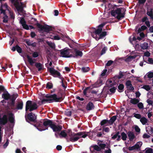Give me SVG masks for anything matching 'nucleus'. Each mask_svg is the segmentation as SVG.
Segmentation results:
<instances>
[{
    "label": "nucleus",
    "mask_w": 153,
    "mask_h": 153,
    "mask_svg": "<svg viewBox=\"0 0 153 153\" xmlns=\"http://www.w3.org/2000/svg\"><path fill=\"white\" fill-rule=\"evenodd\" d=\"M88 135V134H85V132L84 131L77 133L73 132L69 135L70 137L69 140L70 141L74 142L77 141L81 137L85 138Z\"/></svg>",
    "instance_id": "20e7f679"
},
{
    "label": "nucleus",
    "mask_w": 153,
    "mask_h": 153,
    "mask_svg": "<svg viewBox=\"0 0 153 153\" xmlns=\"http://www.w3.org/2000/svg\"><path fill=\"white\" fill-rule=\"evenodd\" d=\"M116 88L115 87H112L109 89V91L110 93L111 94H113L115 92Z\"/></svg>",
    "instance_id": "3c124183"
},
{
    "label": "nucleus",
    "mask_w": 153,
    "mask_h": 153,
    "mask_svg": "<svg viewBox=\"0 0 153 153\" xmlns=\"http://www.w3.org/2000/svg\"><path fill=\"white\" fill-rule=\"evenodd\" d=\"M53 122L52 120L47 119L43 120V123L45 129V130H48V127L51 128Z\"/></svg>",
    "instance_id": "1a4fd4ad"
},
{
    "label": "nucleus",
    "mask_w": 153,
    "mask_h": 153,
    "mask_svg": "<svg viewBox=\"0 0 153 153\" xmlns=\"http://www.w3.org/2000/svg\"><path fill=\"white\" fill-rule=\"evenodd\" d=\"M153 10L152 8L148 9L147 11L146 14L149 16H151L153 14Z\"/></svg>",
    "instance_id": "c9c22d12"
},
{
    "label": "nucleus",
    "mask_w": 153,
    "mask_h": 153,
    "mask_svg": "<svg viewBox=\"0 0 153 153\" xmlns=\"http://www.w3.org/2000/svg\"><path fill=\"white\" fill-rule=\"evenodd\" d=\"M148 129L150 132V134H153V127L151 126L149 127Z\"/></svg>",
    "instance_id": "69168bd1"
},
{
    "label": "nucleus",
    "mask_w": 153,
    "mask_h": 153,
    "mask_svg": "<svg viewBox=\"0 0 153 153\" xmlns=\"http://www.w3.org/2000/svg\"><path fill=\"white\" fill-rule=\"evenodd\" d=\"M48 69L49 72L50 73L51 75L53 76L54 77H59V78L61 76L60 73L54 69L53 68H48Z\"/></svg>",
    "instance_id": "6e6552de"
},
{
    "label": "nucleus",
    "mask_w": 153,
    "mask_h": 153,
    "mask_svg": "<svg viewBox=\"0 0 153 153\" xmlns=\"http://www.w3.org/2000/svg\"><path fill=\"white\" fill-rule=\"evenodd\" d=\"M9 117L8 118L6 114H4L1 117V115L0 114V125L4 126L7 124L9 121L11 123H14L15 116L13 113L10 112L8 114Z\"/></svg>",
    "instance_id": "7ed1b4c3"
},
{
    "label": "nucleus",
    "mask_w": 153,
    "mask_h": 153,
    "mask_svg": "<svg viewBox=\"0 0 153 153\" xmlns=\"http://www.w3.org/2000/svg\"><path fill=\"white\" fill-rule=\"evenodd\" d=\"M10 14V18L11 19H14L15 18V14L11 11L9 12Z\"/></svg>",
    "instance_id": "680f3d73"
},
{
    "label": "nucleus",
    "mask_w": 153,
    "mask_h": 153,
    "mask_svg": "<svg viewBox=\"0 0 153 153\" xmlns=\"http://www.w3.org/2000/svg\"><path fill=\"white\" fill-rule=\"evenodd\" d=\"M29 23L31 25H33V24H34L36 25V24L37 23H38V21L37 20V19H36L33 18H31V20H29L28 21Z\"/></svg>",
    "instance_id": "cd10ccee"
},
{
    "label": "nucleus",
    "mask_w": 153,
    "mask_h": 153,
    "mask_svg": "<svg viewBox=\"0 0 153 153\" xmlns=\"http://www.w3.org/2000/svg\"><path fill=\"white\" fill-rule=\"evenodd\" d=\"M110 131V129L108 127H103L102 131H105L106 132H108Z\"/></svg>",
    "instance_id": "0e129e2a"
},
{
    "label": "nucleus",
    "mask_w": 153,
    "mask_h": 153,
    "mask_svg": "<svg viewBox=\"0 0 153 153\" xmlns=\"http://www.w3.org/2000/svg\"><path fill=\"white\" fill-rule=\"evenodd\" d=\"M121 136H122V139L123 141H125L126 140L127 138V136L126 134L124 132L121 133Z\"/></svg>",
    "instance_id": "4c0bfd02"
},
{
    "label": "nucleus",
    "mask_w": 153,
    "mask_h": 153,
    "mask_svg": "<svg viewBox=\"0 0 153 153\" xmlns=\"http://www.w3.org/2000/svg\"><path fill=\"white\" fill-rule=\"evenodd\" d=\"M3 6L1 5L0 8V11H1V13H3L4 14V16L3 17V22L4 23H7L8 21V17L6 15L5 13V10H3L2 8Z\"/></svg>",
    "instance_id": "ddd939ff"
},
{
    "label": "nucleus",
    "mask_w": 153,
    "mask_h": 153,
    "mask_svg": "<svg viewBox=\"0 0 153 153\" xmlns=\"http://www.w3.org/2000/svg\"><path fill=\"white\" fill-rule=\"evenodd\" d=\"M27 119L30 121L35 123L36 119V116L34 114L31 112L27 114Z\"/></svg>",
    "instance_id": "4468645a"
},
{
    "label": "nucleus",
    "mask_w": 153,
    "mask_h": 153,
    "mask_svg": "<svg viewBox=\"0 0 153 153\" xmlns=\"http://www.w3.org/2000/svg\"><path fill=\"white\" fill-rule=\"evenodd\" d=\"M53 84L52 83L48 82L46 84V88L48 89H51L52 88Z\"/></svg>",
    "instance_id": "e433bc0d"
},
{
    "label": "nucleus",
    "mask_w": 153,
    "mask_h": 153,
    "mask_svg": "<svg viewBox=\"0 0 153 153\" xmlns=\"http://www.w3.org/2000/svg\"><path fill=\"white\" fill-rule=\"evenodd\" d=\"M36 26L40 31H43L47 33H49L50 31L53 30L52 27L47 25H42L39 23H37Z\"/></svg>",
    "instance_id": "423d86ee"
},
{
    "label": "nucleus",
    "mask_w": 153,
    "mask_h": 153,
    "mask_svg": "<svg viewBox=\"0 0 153 153\" xmlns=\"http://www.w3.org/2000/svg\"><path fill=\"white\" fill-rule=\"evenodd\" d=\"M117 116H114L112 117L109 120H108V124L112 125L117 119Z\"/></svg>",
    "instance_id": "bb28decb"
},
{
    "label": "nucleus",
    "mask_w": 153,
    "mask_h": 153,
    "mask_svg": "<svg viewBox=\"0 0 153 153\" xmlns=\"http://www.w3.org/2000/svg\"><path fill=\"white\" fill-rule=\"evenodd\" d=\"M137 106L140 109H143L144 108V106L143 103L141 102H139L137 103Z\"/></svg>",
    "instance_id": "c03bdc74"
},
{
    "label": "nucleus",
    "mask_w": 153,
    "mask_h": 153,
    "mask_svg": "<svg viewBox=\"0 0 153 153\" xmlns=\"http://www.w3.org/2000/svg\"><path fill=\"white\" fill-rule=\"evenodd\" d=\"M32 56L34 58H36L38 56L39 53L37 52H34L33 53L32 55Z\"/></svg>",
    "instance_id": "bf43d9fd"
},
{
    "label": "nucleus",
    "mask_w": 153,
    "mask_h": 153,
    "mask_svg": "<svg viewBox=\"0 0 153 153\" xmlns=\"http://www.w3.org/2000/svg\"><path fill=\"white\" fill-rule=\"evenodd\" d=\"M118 89L122 91L123 90L124 88V86L123 84H120L118 87Z\"/></svg>",
    "instance_id": "052dcab7"
},
{
    "label": "nucleus",
    "mask_w": 153,
    "mask_h": 153,
    "mask_svg": "<svg viewBox=\"0 0 153 153\" xmlns=\"http://www.w3.org/2000/svg\"><path fill=\"white\" fill-rule=\"evenodd\" d=\"M99 145V147L101 148V149H104L106 146V144L105 143H100V144H98Z\"/></svg>",
    "instance_id": "4d7b16f0"
},
{
    "label": "nucleus",
    "mask_w": 153,
    "mask_h": 153,
    "mask_svg": "<svg viewBox=\"0 0 153 153\" xmlns=\"http://www.w3.org/2000/svg\"><path fill=\"white\" fill-rule=\"evenodd\" d=\"M75 55H73L72 57L74 58L78 56L81 57L83 55V53L81 51L77 50L76 49L75 50Z\"/></svg>",
    "instance_id": "412c9836"
},
{
    "label": "nucleus",
    "mask_w": 153,
    "mask_h": 153,
    "mask_svg": "<svg viewBox=\"0 0 153 153\" xmlns=\"http://www.w3.org/2000/svg\"><path fill=\"white\" fill-rule=\"evenodd\" d=\"M126 10L122 7L117 8L115 10H111V16L115 17L119 21L125 17Z\"/></svg>",
    "instance_id": "f03ea898"
},
{
    "label": "nucleus",
    "mask_w": 153,
    "mask_h": 153,
    "mask_svg": "<svg viewBox=\"0 0 153 153\" xmlns=\"http://www.w3.org/2000/svg\"><path fill=\"white\" fill-rule=\"evenodd\" d=\"M48 45L51 48L54 49L55 48V45L54 43L52 42H47Z\"/></svg>",
    "instance_id": "a18cd8bd"
},
{
    "label": "nucleus",
    "mask_w": 153,
    "mask_h": 153,
    "mask_svg": "<svg viewBox=\"0 0 153 153\" xmlns=\"http://www.w3.org/2000/svg\"><path fill=\"white\" fill-rule=\"evenodd\" d=\"M140 148V147L139 144H138V143H137L134 146L128 147V149L129 151H131L134 150L138 149Z\"/></svg>",
    "instance_id": "b1692460"
},
{
    "label": "nucleus",
    "mask_w": 153,
    "mask_h": 153,
    "mask_svg": "<svg viewBox=\"0 0 153 153\" xmlns=\"http://www.w3.org/2000/svg\"><path fill=\"white\" fill-rule=\"evenodd\" d=\"M11 2L13 4L14 6L18 11L21 12L23 10V4L22 2H19L18 1L15 0H10Z\"/></svg>",
    "instance_id": "0eeeda50"
},
{
    "label": "nucleus",
    "mask_w": 153,
    "mask_h": 153,
    "mask_svg": "<svg viewBox=\"0 0 153 153\" xmlns=\"http://www.w3.org/2000/svg\"><path fill=\"white\" fill-rule=\"evenodd\" d=\"M133 115L137 119H140L141 118V115L140 114L134 113Z\"/></svg>",
    "instance_id": "8fccbe9b"
},
{
    "label": "nucleus",
    "mask_w": 153,
    "mask_h": 153,
    "mask_svg": "<svg viewBox=\"0 0 153 153\" xmlns=\"http://www.w3.org/2000/svg\"><path fill=\"white\" fill-rule=\"evenodd\" d=\"M108 123V120H103L100 122V124L101 126H104L105 125Z\"/></svg>",
    "instance_id": "58836bf2"
},
{
    "label": "nucleus",
    "mask_w": 153,
    "mask_h": 153,
    "mask_svg": "<svg viewBox=\"0 0 153 153\" xmlns=\"http://www.w3.org/2000/svg\"><path fill=\"white\" fill-rule=\"evenodd\" d=\"M123 73L124 71L122 72L120 71L119 72V75L114 76L113 78V80L115 81L116 79H117V80L118 81L120 79L122 78L123 76L125 75L123 74Z\"/></svg>",
    "instance_id": "a211bd4d"
},
{
    "label": "nucleus",
    "mask_w": 153,
    "mask_h": 153,
    "mask_svg": "<svg viewBox=\"0 0 153 153\" xmlns=\"http://www.w3.org/2000/svg\"><path fill=\"white\" fill-rule=\"evenodd\" d=\"M140 100L139 99H136V98H131L130 100V102L132 104L135 105L137 104L139 102Z\"/></svg>",
    "instance_id": "7c9ffc66"
},
{
    "label": "nucleus",
    "mask_w": 153,
    "mask_h": 153,
    "mask_svg": "<svg viewBox=\"0 0 153 153\" xmlns=\"http://www.w3.org/2000/svg\"><path fill=\"white\" fill-rule=\"evenodd\" d=\"M35 66L38 69V71H41L43 67L42 64L40 63H36Z\"/></svg>",
    "instance_id": "c85d7f7f"
},
{
    "label": "nucleus",
    "mask_w": 153,
    "mask_h": 153,
    "mask_svg": "<svg viewBox=\"0 0 153 153\" xmlns=\"http://www.w3.org/2000/svg\"><path fill=\"white\" fill-rule=\"evenodd\" d=\"M37 128L39 131H42L45 130L44 128V126L43 123V120L41 121L37 122L34 125Z\"/></svg>",
    "instance_id": "9b49d317"
},
{
    "label": "nucleus",
    "mask_w": 153,
    "mask_h": 153,
    "mask_svg": "<svg viewBox=\"0 0 153 153\" xmlns=\"http://www.w3.org/2000/svg\"><path fill=\"white\" fill-rule=\"evenodd\" d=\"M142 88L146 90L147 91H149L151 89V87L148 85H144Z\"/></svg>",
    "instance_id": "a19ab883"
},
{
    "label": "nucleus",
    "mask_w": 153,
    "mask_h": 153,
    "mask_svg": "<svg viewBox=\"0 0 153 153\" xmlns=\"http://www.w3.org/2000/svg\"><path fill=\"white\" fill-rule=\"evenodd\" d=\"M140 46L142 49L143 50H145L147 49L148 48L149 45L147 43L145 42L144 43L141 44Z\"/></svg>",
    "instance_id": "72a5a7b5"
},
{
    "label": "nucleus",
    "mask_w": 153,
    "mask_h": 153,
    "mask_svg": "<svg viewBox=\"0 0 153 153\" xmlns=\"http://www.w3.org/2000/svg\"><path fill=\"white\" fill-rule=\"evenodd\" d=\"M59 79L61 80V83L62 84V86L65 88L67 87L64 84V83L63 80H64V78L62 77H59Z\"/></svg>",
    "instance_id": "09e8293b"
},
{
    "label": "nucleus",
    "mask_w": 153,
    "mask_h": 153,
    "mask_svg": "<svg viewBox=\"0 0 153 153\" xmlns=\"http://www.w3.org/2000/svg\"><path fill=\"white\" fill-rule=\"evenodd\" d=\"M23 102L22 101H21L18 103L16 108L14 109H17V110H22L23 108Z\"/></svg>",
    "instance_id": "393cba45"
},
{
    "label": "nucleus",
    "mask_w": 153,
    "mask_h": 153,
    "mask_svg": "<svg viewBox=\"0 0 153 153\" xmlns=\"http://www.w3.org/2000/svg\"><path fill=\"white\" fill-rule=\"evenodd\" d=\"M113 62V61L111 60H110L108 61L105 64V66H109L111 65Z\"/></svg>",
    "instance_id": "5fc2aeb1"
},
{
    "label": "nucleus",
    "mask_w": 153,
    "mask_h": 153,
    "mask_svg": "<svg viewBox=\"0 0 153 153\" xmlns=\"http://www.w3.org/2000/svg\"><path fill=\"white\" fill-rule=\"evenodd\" d=\"M16 50L19 53H21L22 52V49L18 45H16Z\"/></svg>",
    "instance_id": "de8ad7c7"
},
{
    "label": "nucleus",
    "mask_w": 153,
    "mask_h": 153,
    "mask_svg": "<svg viewBox=\"0 0 153 153\" xmlns=\"http://www.w3.org/2000/svg\"><path fill=\"white\" fill-rule=\"evenodd\" d=\"M91 35L93 37L96 38V40H98V38L97 37V35L95 31L91 33Z\"/></svg>",
    "instance_id": "13d9d810"
},
{
    "label": "nucleus",
    "mask_w": 153,
    "mask_h": 153,
    "mask_svg": "<svg viewBox=\"0 0 153 153\" xmlns=\"http://www.w3.org/2000/svg\"><path fill=\"white\" fill-rule=\"evenodd\" d=\"M135 130L137 132H140V128L137 126H136L135 127Z\"/></svg>",
    "instance_id": "338daca9"
},
{
    "label": "nucleus",
    "mask_w": 153,
    "mask_h": 153,
    "mask_svg": "<svg viewBox=\"0 0 153 153\" xmlns=\"http://www.w3.org/2000/svg\"><path fill=\"white\" fill-rule=\"evenodd\" d=\"M107 35L106 31H103L99 35V37L98 38V40L100 39H102Z\"/></svg>",
    "instance_id": "2f4dec72"
},
{
    "label": "nucleus",
    "mask_w": 153,
    "mask_h": 153,
    "mask_svg": "<svg viewBox=\"0 0 153 153\" xmlns=\"http://www.w3.org/2000/svg\"><path fill=\"white\" fill-rule=\"evenodd\" d=\"M45 97L48 99H43L41 101L42 103H45L46 102L52 103L55 102H60L64 99L62 94L61 93L60 95L53 94H47Z\"/></svg>",
    "instance_id": "f257e3e1"
},
{
    "label": "nucleus",
    "mask_w": 153,
    "mask_h": 153,
    "mask_svg": "<svg viewBox=\"0 0 153 153\" xmlns=\"http://www.w3.org/2000/svg\"><path fill=\"white\" fill-rule=\"evenodd\" d=\"M146 29H147V27L146 26H145V25H143L141 26L140 28H139V29L138 30V31H141L144 30H145Z\"/></svg>",
    "instance_id": "49530a36"
},
{
    "label": "nucleus",
    "mask_w": 153,
    "mask_h": 153,
    "mask_svg": "<svg viewBox=\"0 0 153 153\" xmlns=\"http://www.w3.org/2000/svg\"><path fill=\"white\" fill-rule=\"evenodd\" d=\"M90 88V87H88L86 88L83 91V93L84 95H86L87 94V92Z\"/></svg>",
    "instance_id": "e2e57ef3"
},
{
    "label": "nucleus",
    "mask_w": 153,
    "mask_h": 153,
    "mask_svg": "<svg viewBox=\"0 0 153 153\" xmlns=\"http://www.w3.org/2000/svg\"><path fill=\"white\" fill-rule=\"evenodd\" d=\"M19 23L22 25L23 28L27 30L29 29V26L28 25L26 24V22L23 17H21L20 19Z\"/></svg>",
    "instance_id": "2eb2a0df"
},
{
    "label": "nucleus",
    "mask_w": 153,
    "mask_h": 153,
    "mask_svg": "<svg viewBox=\"0 0 153 153\" xmlns=\"http://www.w3.org/2000/svg\"><path fill=\"white\" fill-rule=\"evenodd\" d=\"M143 61L147 63L150 64H153V58H152L149 57L147 61H146V60L144 59Z\"/></svg>",
    "instance_id": "f704fd0d"
},
{
    "label": "nucleus",
    "mask_w": 153,
    "mask_h": 153,
    "mask_svg": "<svg viewBox=\"0 0 153 153\" xmlns=\"http://www.w3.org/2000/svg\"><path fill=\"white\" fill-rule=\"evenodd\" d=\"M147 76L149 79H151L153 77V72H149L148 73Z\"/></svg>",
    "instance_id": "6e6d98bb"
},
{
    "label": "nucleus",
    "mask_w": 153,
    "mask_h": 153,
    "mask_svg": "<svg viewBox=\"0 0 153 153\" xmlns=\"http://www.w3.org/2000/svg\"><path fill=\"white\" fill-rule=\"evenodd\" d=\"M107 50V48L106 47H104L102 49L101 53V55H102L103 54L105 53L106 51Z\"/></svg>",
    "instance_id": "603ef678"
},
{
    "label": "nucleus",
    "mask_w": 153,
    "mask_h": 153,
    "mask_svg": "<svg viewBox=\"0 0 153 153\" xmlns=\"http://www.w3.org/2000/svg\"><path fill=\"white\" fill-rule=\"evenodd\" d=\"M6 90V89L3 86L0 85V94L1 92H4Z\"/></svg>",
    "instance_id": "864d4df0"
},
{
    "label": "nucleus",
    "mask_w": 153,
    "mask_h": 153,
    "mask_svg": "<svg viewBox=\"0 0 153 153\" xmlns=\"http://www.w3.org/2000/svg\"><path fill=\"white\" fill-rule=\"evenodd\" d=\"M2 98L5 100H8L10 98V96L6 90L2 94Z\"/></svg>",
    "instance_id": "aec40b11"
},
{
    "label": "nucleus",
    "mask_w": 153,
    "mask_h": 153,
    "mask_svg": "<svg viewBox=\"0 0 153 153\" xmlns=\"http://www.w3.org/2000/svg\"><path fill=\"white\" fill-rule=\"evenodd\" d=\"M18 96V94H13L12 95L11 99V105L12 106H14L15 103V100Z\"/></svg>",
    "instance_id": "4be33fe9"
},
{
    "label": "nucleus",
    "mask_w": 153,
    "mask_h": 153,
    "mask_svg": "<svg viewBox=\"0 0 153 153\" xmlns=\"http://www.w3.org/2000/svg\"><path fill=\"white\" fill-rule=\"evenodd\" d=\"M69 51V49L64 48L60 51V53L63 57L66 58L72 57L73 54H70Z\"/></svg>",
    "instance_id": "9d476101"
},
{
    "label": "nucleus",
    "mask_w": 153,
    "mask_h": 153,
    "mask_svg": "<svg viewBox=\"0 0 153 153\" xmlns=\"http://www.w3.org/2000/svg\"><path fill=\"white\" fill-rule=\"evenodd\" d=\"M91 147L93 148L95 150L97 151H99L101 150V148L97 145L92 146Z\"/></svg>",
    "instance_id": "ea45409f"
},
{
    "label": "nucleus",
    "mask_w": 153,
    "mask_h": 153,
    "mask_svg": "<svg viewBox=\"0 0 153 153\" xmlns=\"http://www.w3.org/2000/svg\"><path fill=\"white\" fill-rule=\"evenodd\" d=\"M38 108V106L35 102L31 100H28L26 102L25 106L26 111L28 110L30 111H32L37 109Z\"/></svg>",
    "instance_id": "39448f33"
},
{
    "label": "nucleus",
    "mask_w": 153,
    "mask_h": 153,
    "mask_svg": "<svg viewBox=\"0 0 153 153\" xmlns=\"http://www.w3.org/2000/svg\"><path fill=\"white\" fill-rule=\"evenodd\" d=\"M95 108V106L91 102H89L87 105L86 108L87 111H90L92 109H94Z\"/></svg>",
    "instance_id": "6ab92c4d"
},
{
    "label": "nucleus",
    "mask_w": 153,
    "mask_h": 153,
    "mask_svg": "<svg viewBox=\"0 0 153 153\" xmlns=\"http://www.w3.org/2000/svg\"><path fill=\"white\" fill-rule=\"evenodd\" d=\"M27 59L28 61L31 65H33L35 63V59H33L31 57L28 55H27Z\"/></svg>",
    "instance_id": "a878e982"
},
{
    "label": "nucleus",
    "mask_w": 153,
    "mask_h": 153,
    "mask_svg": "<svg viewBox=\"0 0 153 153\" xmlns=\"http://www.w3.org/2000/svg\"><path fill=\"white\" fill-rule=\"evenodd\" d=\"M125 85L126 88L129 90L133 91L134 89V87L132 86L131 82L130 80H127L126 81Z\"/></svg>",
    "instance_id": "f3484780"
},
{
    "label": "nucleus",
    "mask_w": 153,
    "mask_h": 153,
    "mask_svg": "<svg viewBox=\"0 0 153 153\" xmlns=\"http://www.w3.org/2000/svg\"><path fill=\"white\" fill-rule=\"evenodd\" d=\"M59 135L60 138H65L67 136V134L65 132V130H63L61 131L60 133H58Z\"/></svg>",
    "instance_id": "c756f323"
},
{
    "label": "nucleus",
    "mask_w": 153,
    "mask_h": 153,
    "mask_svg": "<svg viewBox=\"0 0 153 153\" xmlns=\"http://www.w3.org/2000/svg\"><path fill=\"white\" fill-rule=\"evenodd\" d=\"M128 136L130 141H132L135 138V136L133 132L131 131H129L127 133Z\"/></svg>",
    "instance_id": "5701e85b"
},
{
    "label": "nucleus",
    "mask_w": 153,
    "mask_h": 153,
    "mask_svg": "<svg viewBox=\"0 0 153 153\" xmlns=\"http://www.w3.org/2000/svg\"><path fill=\"white\" fill-rule=\"evenodd\" d=\"M140 121L143 125H144L148 122V120L146 117H143L140 119Z\"/></svg>",
    "instance_id": "473e14b6"
},
{
    "label": "nucleus",
    "mask_w": 153,
    "mask_h": 153,
    "mask_svg": "<svg viewBox=\"0 0 153 153\" xmlns=\"http://www.w3.org/2000/svg\"><path fill=\"white\" fill-rule=\"evenodd\" d=\"M106 24V22H103L98 26V28L96 30H95L94 31L97 35H99L101 33L102 30V27H103Z\"/></svg>",
    "instance_id": "dca6fc26"
},
{
    "label": "nucleus",
    "mask_w": 153,
    "mask_h": 153,
    "mask_svg": "<svg viewBox=\"0 0 153 153\" xmlns=\"http://www.w3.org/2000/svg\"><path fill=\"white\" fill-rule=\"evenodd\" d=\"M153 149L150 148H147L145 149V153H152Z\"/></svg>",
    "instance_id": "37998d69"
},
{
    "label": "nucleus",
    "mask_w": 153,
    "mask_h": 153,
    "mask_svg": "<svg viewBox=\"0 0 153 153\" xmlns=\"http://www.w3.org/2000/svg\"><path fill=\"white\" fill-rule=\"evenodd\" d=\"M81 70L83 72H86L90 70V68L88 67H83L82 68Z\"/></svg>",
    "instance_id": "79ce46f5"
},
{
    "label": "nucleus",
    "mask_w": 153,
    "mask_h": 153,
    "mask_svg": "<svg viewBox=\"0 0 153 153\" xmlns=\"http://www.w3.org/2000/svg\"><path fill=\"white\" fill-rule=\"evenodd\" d=\"M150 137V136L147 134L146 133H145L143 134V138H149Z\"/></svg>",
    "instance_id": "774afa93"
},
{
    "label": "nucleus",
    "mask_w": 153,
    "mask_h": 153,
    "mask_svg": "<svg viewBox=\"0 0 153 153\" xmlns=\"http://www.w3.org/2000/svg\"><path fill=\"white\" fill-rule=\"evenodd\" d=\"M56 124L55 122H54L51 128L54 132H59L62 129V126L59 125H56Z\"/></svg>",
    "instance_id": "f8f14e48"
}]
</instances>
